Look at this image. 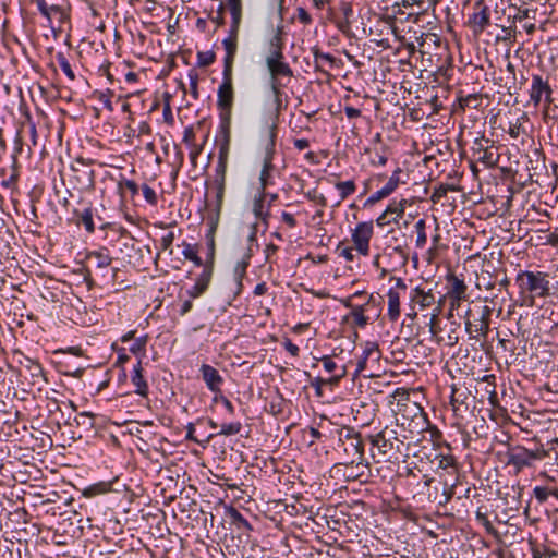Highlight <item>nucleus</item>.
<instances>
[{
  "label": "nucleus",
  "instance_id": "obj_13",
  "mask_svg": "<svg viewBox=\"0 0 558 558\" xmlns=\"http://www.w3.org/2000/svg\"><path fill=\"white\" fill-rule=\"evenodd\" d=\"M490 23L489 9L481 1L474 5L473 13L469 16L468 24L474 34H481Z\"/></svg>",
  "mask_w": 558,
  "mask_h": 558
},
{
  "label": "nucleus",
  "instance_id": "obj_58",
  "mask_svg": "<svg viewBox=\"0 0 558 558\" xmlns=\"http://www.w3.org/2000/svg\"><path fill=\"white\" fill-rule=\"evenodd\" d=\"M211 21L216 24L217 27H221L225 25V4L220 3L216 16L210 17Z\"/></svg>",
  "mask_w": 558,
  "mask_h": 558
},
{
  "label": "nucleus",
  "instance_id": "obj_1",
  "mask_svg": "<svg viewBox=\"0 0 558 558\" xmlns=\"http://www.w3.org/2000/svg\"><path fill=\"white\" fill-rule=\"evenodd\" d=\"M407 436L400 437L397 430L385 427L381 432L374 436H369L373 447L388 459H398L399 456H408L409 445L405 444Z\"/></svg>",
  "mask_w": 558,
  "mask_h": 558
},
{
  "label": "nucleus",
  "instance_id": "obj_3",
  "mask_svg": "<svg viewBox=\"0 0 558 558\" xmlns=\"http://www.w3.org/2000/svg\"><path fill=\"white\" fill-rule=\"evenodd\" d=\"M547 456L548 452L543 448L530 450L519 445H509L505 453L506 464L513 468L515 474H519L526 468H533L535 462L544 460Z\"/></svg>",
  "mask_w": 558,
  "mask_h": 558
},
{
  "label": "nucleus",
  "instance_id": "obj_8",
  "mask_svg": "<svg viewBox=\"0 0 558 558\" xmlns=\"http://www.w3.org/2000/svg\"><path fill=\"white\" fill-rule=\"evenodd\" d=\"M373 221L360 222L352 231V242L355 250L363 256L369 254V241L373 236Z\"/></svg>",
  "mask_w": 558,
  "mask_h": 558
},
{
  "label": "nucleus",
  "instance_id": "obj_61",
  "mask_svg": "<svg viewBox=\"0 0 558 558\" xmlns=\"http://www.w3.org/2000/svg\"><path fill=\"white\" fill-rule=\"evenodd\" d=\"M363 356H366L367 359L372 355H375L376 359L379 356V351L377 344L373 342H367L364 350H363Z\"/></svg>",
  "mask_w": 558,
  "mask_h": 558
},
{
  "label": "nucleus",
  "instance_id": "obj_46",
  "mask_svg": "<svg viewBox=\"0 0 558 558\" xmlns=\"http://www.w3.org/2000/svg\"><path fill=\"white\" fill-rule=\"evenodd\" d=\"M476 520L478 523H481L485 527V530L488 534L494 535V536L497 535V530L494 527V525L488 520V518L485 513L477 511Z\"/></svg>",
  "mask_w": 558,
  "mask_h": 558
},
{
  "label": "nucleus",
  "instance_id": "obj_62",
  "mask_svg": "<svg viewBox=\"0 0 558 558\" xmlns=\"http://www.w3.org/2000/svg\"><path fill=\"white\" fill-rule=\"evenodd\" d=\"M296 15H298L299 21L304 25H308L313 21L312 16L308 14V12L302 7H299L296 9Z\"/></svg>",
  "mask_w": 558,
  "mask_h": 558
},
{
  "label": "nucleus",
  "instance_id": "obj_37",
  "mask_svg": "<svg viewBox=\"0 0 558 558\" xmlns=\"http://www.w3.org/2000/svg\"><path fill=\"white\" fill-rule=\"evenodd\" d=\"M336 189L340 192L341 201L355 192V183L352 180L336 183Z\"/></svg>",
  "mask_w": 558,
  "mask_h": 558
},
{
  "label": "nucleus",
  "instance_id": "obj_34",
  "mask_svg": "<svg viewBox=\"0 0 558 558\" xmlns=\"http://www.w3.org/2000/svg\"><path fill=\"white\" fill-rule=\"evenodd\" d=\"M248 266V259H243L236 263L233 269V275L236 280L238 292L242 289V279L246 274V268Z\"/></svg>",
  "mask_w": 558,
  "mask_h": 558
},
{
  "label": "nucleus",
  "instance_id": "obj_32",
  "mask_svg": "<svg viewBox=\"0 0 558 558\" xmlns=\"http://www.w3.org/2000/svg\"><path fill=\"white\" fill-rule=\"evenodd\" d=\"M405 204H407V201L405 199H402L400 202H396L393 201L392 203H390L388 205V207L386 208V214H388L389 216L391 215H395V217L391 218V220L393 222H397L398 221V218L402 217L403 214H404V208H405Z\"/></svg>",
  "mask_w": 558,
  "mask_h": 558
},
{
  "label": "nucleus",
  "instance_id": "obj_42",
  "mask_svg": "<svg viewBox=\"0 0 558 558\" xmlns=\"http://www.w3.org/2000/svg\"><path fill=\"white\" fill-rule=\"evenodd\" d=\"M508 134L513 140H518L521 135L526 134L520 119H515V121L509 123Z\"/></svg>",
  "mask_w": 558,
  "mask_h": 558
},
{
  "label": "nucleus",
  "instance_id": "obj_6",
  "mask_svg": "<svg viewBox=\"0 0 558 558\" xmlns=\"http://www.w3.org/2000/svg\"><path fill=\"white\" fill-rule=\"evenodd\" d=\"M277 137V125L272 122L268 128V138L264 145V155H263V168L259 174V191L266 192V187L270 183V172L274 169L272 160L275 154V144Z\"/></svg>",
  "mask_w": 558,
  "mask_h": 558
},
{
  "label": "nucleus",
  "instance_id": "obj_59",
  "mask_svg": "<svg viewBox=\"0 0 558 558\" xmlns=\"http://www.w3.org/2000/svg\"><path fill=\"white\" fill-rule=\"evenodd\" d=\"M229 145H230V138H229V133L227 132L226 133L225 142L220 146V149H219L218 160L228 161Z\"/></svg>",
  "mask_w": 558,
  "mask_h": 558
},
{
  "label": "nucleus",
  "instance_id": "obj_53",
  "mask_svg": "<svg viewBox=\"0 0 558 558\" xmlns=\"http://www.w3.org/2000/svg\"><path fill=\"white\" fill-rule=\"evenodd\" d=\"M187 76L190 80L191 94L194 99H197L198 98V90H197L198 74L195 71H190Z\"/></svg>",
  "mask_w": 558,
  "mask_h": 558
},
{
  "label": "nucleus",
  "instance_id": "obj_60",
  "mask_svg": "<svg viewBox=\"0 0 558 558\" xmlns=\"http://www.w3.org/2000/svg\"><path fill=\"white\" fill-rule=\"evenodd\" d=\"M399 172H400V170H399V169H398V170H396V171L393 172V174L389 178L388 182L385 184V187H386L388 191H390V193H392V192L397 189V186H398V184H399V182H400V179H399Z\"/></svg>",
  "mask_w": 558,
  "mask_h": 558
},
{
  "label": "nucleus",
  "instance_id": "obj_21",
  "mask_svg": "<svg viewBox=\"0 0 558 558\" xmlns=\"http://www.w3.org/2000/svg\"><path fill=\"white\" fill-rule=\"evenodd\" d=\"M226 56L223 59V71L232 72L234 58L238 50V35H231L222 40Z\"/></svg>",
  "mask_w": 558,
  "mask_h": 558
},
{
  "label": "nucleus",
  "instance_id": "obj_28",
  "mask_svg": "<svg viewBox=\"0 0 558 558\" xmlns=\"http://www.w3.org/2000/svg\"><path fill=\"white\" fill-rule=\"evenodd\" d=\"M398 413L404 412L411 415L412 417L420 416L422 418H425V414L423 412L422 407L416 402L407 401L404 403L398 402L397 403Z\"/></svg>",
  "mask_w": 558,
  "mask_h": 558
},
{
  "label": "nucleus",
  "instance_id": "obj_63",
  "mask_svg": "<svg viewBox=\"0 0 558 558\" xmlns=\"http://www.w3.org/2000/svg\"><path fill=\"white\" fill-rule=\"evenodd\" d=\"M215 184H216L217 207L219 208L222 204L226 182H215Z\"/></svg>",
  "mask_w": 558,
  "mask_h": 558
},
{
  "label": "nucleus",
  "instance_id": "obj_39",
  "mask_svg": "<svg viewBox=\"0 0 558 558\" xmlns=\"http://www.w3.org/2000/svg\"><path fill=\"white\" fill-rule=\"evenodd\" d=\"M57 61L59 63L60 69L63 71V73L71 80H75V74L71 68V64L69 63L68 59L64 57L63 53L59 52L56 56Z\"/></svg>",
  "mask_w": 558,
  "mask_h": 558
},
{
  "label": "nucleus",
  "instance_id": "obj_47",
  "mask_svg": "<svg viewBox=\"0 0 558 558\" xmlns=\"http://www.w3.org/2000/svg\"><path fill=\"white\" fill-rule=\"evenodd\" d=\"M230 517L232 519V522L236 524L239 529H251V525L247 522V520L236 509H231Z\"/></svg>",
  "mask_w": 558,
  "mask_h": 558
},
{
  "label": "nucleus",
  "instance_id": "obj_7",
  "mask_svg": "<svg viewBox=\"0 0 558 558\" xmlns=\"http://www.w3.org/2000/svg\"><path fill=\"white\" fill-rule=\"evenodd\" d=\"M447 281V292L445 298L449 300V312L450 314L458 310L461 305V302L466 300L468 298V287L464 283L463 279L458 278L454 274L449 272L446 276Z\"/></svg>",
  "mask_w": 558,
  "mask_h": 558
},
{
  "label": "nucleus",
  "instance_id": "obj_36",
  "mask_svg": "<svg viewBox=\"0 0 558 558\" xmlns=\"http://www.w3.org/2000/svg\"><path fill=\"white\" fill-rule=\"evenodd\" d=\"M118 190L120 195L123 197L125 195V192L129 191L132 196L136 195L138 193V186L135 181L121 179L118 182Z\"/></svg>",
  "mask_w": 558,
  "mask_h": 558
},
{
  "label": "nucleus",
  "instance_id": "obj_33",
  "mask_svg": "<svg viewBox=\"0 0 558 558\" xmlns=\"http://www.w3.org/2000/svg\"><path fill=\"white\" fill-rule=\"evenodd\" d=\"M230 13L232 16V22L229 33H231V35H239L242 20V5L230 8Z\"/></svg>",
  "mask_w": 558,
  "mask_h": 558
},
{
  "label": "nucleus",
  "instance_id": "obj_54",
  "mask_svg": "<svg viewBox=\"0 0 558 558\" xmlns=\"http://www.w3.org/2000/svg\"><path fill=\"white\" fill-rule=\"evenodd\" d=\"M142 191H143V195H144L145 199L147 201V203H149L150 205L157 204L158 198H157V194L154 191V189L144 184L142 187Z\"/></svg>",
  "mask_w": 558,
  "mask_h": 558
},
{
  "label": "nucleus",
  "instance_id": "obj_40",
  "mask_svg": "<svg viewBox=\"0 0 558 558\" xmlns=\"http://www.w3.org/2000/svg\"><path fill=\"white\" fill-rule=\"evenodd\" d=\"M241 429H242V424L240 422H233V423L222 424L220 426V430L217 434L223 435V436H231V435L239 434L241 432Z\"/></svg>",
  "mask_w": 558,
  "mask_h": 558
},
{
  "label": "nucleus",
  "instance_id": "obj_41",
  "mask_svg": "<svg viewBox=\"0 0 558 558\" xmlns=\"http://www.w3.org/2000/svg\"><path fill=\"white\" fill-rule=\"evenodd\" d=\"M216 56L211 50L208 51H199L197 53V64L202 68L209 66L215 62Z\"/></svg>",
  "mask_w": 558,
  "mask_h": 558
},
{
  "label": "nucleus",
  "instance_id": "obj_25",
  "mask_svg": "<svg viewBox=\"0 0 558 558\" xmlns=\"http://www.w3.org/2000/svg\"><path fill=\"white\" fill-rule=\"evenodd\" d=\"M388 298V317L396 322L400 316V294L396 289H390L387 293Z\"/></svg>",
  "mask_w": 558,
  "mask_h": 558
},
{
  "label": "nucleus",
  "instance_id": "obj_49",
  "mask_svg": "<svg viewBox=\"0 0 558 558\" xmlns=\"http://www.w3.org/2000/svg\"><path fill=\"white\" fill-rule=\"evenodd\" d=\"M459 484V476L457 475L456 481L449 484L447 481L444 482L442 493L446 497V505L452 499L456 494L454 489Z\"/></svg>",
  "mask_w": 558,
  "mask_h": 558
},
{
  "label": "nucleus",
  "instance_id": "obj_51",
  "mask_svg": "<svg viewBox=\"0 0 558 558\" xmlns=\"http://www.w3.org/2000/svg\"><path fill=\"white\" fill-rule=\"evenodd\" d=\"M147 344V336L135 339L130 348V352L133 354L144 353Z\"/></svg>",
  "mask_w": 558,
  "mask_h": 558
},
{
  "label": "nucleus",
  "instance_id": "obj_55",
  "mask_svg": "<svg viewBox=\"0 0 558 558\" xmlns=\"http://www.w3.org/2000/svg\"><path fill=\"white\" fill-rule=\"evenodd\" d=\"M336 253L345 258L348 262L353 260L354 255L351 247L344 246L342 242H340L336 248Z\"/></svg>",
  "mask_w": 558,
  "mask_h": 558
},
{
  "label": "nucleus",
  "instance_id": "obj_4",
  "mask_svg": "<svg viewBox=\"0 0 558 558\" xmlns=\"http://www.w3.org/2000/svg\"><path fill=\"white\" fill-rule=\"evenodd\" d=\"M69 186L80 193L92 191L95 186V172L89 165L76 160L70 168Z\"/></svg>",
  "mask_w": 558,
  "mask_h": 558
},
{
  "label": "nucleus",
  "instance_id": "obj_22",
  "mask_svg": "<svg viewBox=\"0 0 558 558\" xmlns=\"http://www.w3.org/2000/svg\"><path fill=\"white\" fill-rule=\"evenodd\" d=\"M86 259L98 269H106L112 263L110 252L105 246L95 251L87 252Z\"/></svg>",
  "mask_w": 558,
  "mask_h": 558
},
{
  "label": "nucleus",
  "instance_id": "obj_5",
  "mask_svg": "<svg viewBox=\"0 0 558 558\" xmlns=\"http://www.w3.org/2000/svg\"><path fill=\"white\" fill-rule=\"evenodd\" d=\"M340 441L343 450L350 461L348 463L355 464V469H367L368 464L364 463V444L361 435L353 428H345V434H340Z\"/></svg>",
  "mask_w": 558,
  "mask_h": 558
},
{
  "label": "nucleus",
  "instance_id": "obj_12",
  "mask_svg": "<svg viewBox=\"0 0 558 558\" xmlns=\"http://www.w3.org/2000/svg\"><path fill=\"white\" fill-rule=\"evenodd\" d=\"M490 313L492 311L488 306H482L480 318L474 322L470 319L465 320V330L472 338H485L487 336L489 330Z\"/></svg>",
  "mask_w": 558,
  "mask_h": 558
},
{
  "label": "nucleus",
  "instance_id": "obj_17",
  "mask_svg": "<svg viewBox=\"0 0 558 558\" xmlns=\"http://www.w3.org/2000/svg\"><path fill=\"white\" fill-rule=\"evenodd\" d=\"M199 372H201L204 383L206 384V387L211 392L217 393V392L221 391V385L223 384V378L221 377V375L219 374V372L216 368H214L211 365L203 364L201 366Z\"/></svg>",
  "mask_w": 558,
  "mask_h": 558
},
{
  "label": "nucleus",
  "instance_id": "obj_31",
  "mask_svg": "<svg viewBox=\"0 0 558 558\" xmlns=\"http://www.w3.org/2000/svg\"><path fill=\"white\" fill-rule=\"evenodd\" d=\"M400 5L403 8L417 9V13L427 11L434 5V0H402Z\"/></svg>",
  "mask_w": 558,
  "mask_h": 558
},
{
  "label": "nucleus",
  "instance_id": "obj_48",
  "mask_svg": "<svg viewBox=\"0 0 558 558\" xmlns=\"http://www.w3.org/2000/svg\"><path fill=\"white\" fill-rule=\"evenodd\" d=\"M449 191H456V187L449 184L439 185L432 195L433 202H438L440 198L445 197Z\"/></svg>",
  "mask_w": 558,
  "mask_h": 558
},
{
  "label": "nucleus",
  "instance_id": "obj_18",
  "mask_svg": "<svg viewBox=\"0 0 558 558\" xmlns=\"http://www.w3.org/2000/svg\"><path fill=\"white\" fill-rule=\"evenodd\" d=\"M410 301L413 310L418 306L420 310H426L435 307V296L432 291H425L424 289L416 287L411 291Z\"/></svg>",
  "mask_w": 558,
  "mask_h": 558
},
{
  "label": "nucleus",
  "instance_id": "obj_10",
  "mask_svg": "<svg viewBox=\"0 0 558 558\" xmlns=\"http://www.w3.org/2000/svg\"><path fill=\"white\" fill-rule=\"evenodd\" d=\"M353 16V7L350 1L341 0L338 3L337 11L332 13V22L336 27L345 36L352 35L351 17Z\"/></svg>",
  "mask_w": 558,
  "mask_h": 558
},
{
  "label": "nucleus",
  "instance_id": "obj_44",
  "mask_svg": "<svg viewBox=\"0 0 558 558\" xmlns=\"http://www.w3.org/2000/svg\"><path fill=\"white\" fill-rule=\"evenodd\" d=\"M109 489H110L109 483H99V484H95V485H92L88 488H86L84 492V495L89 496V497L96 496L99 494H104V493L108 492Z\"/></svg>",
  "mask_w": 558,
  "mask_h": 558
},
{
  "label": "nucleus",
  "instance_id": "obj_52",
  "mask_svg": "<svg viewBox=\"0 0 558 558\" xmlns=\"http://www.w3.org/2000/svg\"><path fill=\"white\" fill-rule=\"evenodd\" d=\"M183 256L193 262L195 266L199 267L203 265L202 258L197 255V253L191 247V245H186L185 250L183 251Z\"/></svg>",
  "mask_w": 558,
  "mask_h": 558
},
{
  "label": "nucleus",
  "instance_id": "obj_30",
  "mask_svg": "<svg viewBox=\"0 0 558 558\" xmlns=\"http://www.w3.org/2000/svg\"><path fill=\"white\" fill-rule=\"evenodd\" d=\"M49 22L56 19L60 24L68 20L65 10L59 4H49L48 16H45Z\"/></svg>",
  "mask_w": 558,
  "mask_h": 558
},
{
  "label": "nucleus",
  "instance_id": "obj_20",
  "mask_svg": "<svg viewBox=\"0 0 558 558\" xmlns=\"http://www.w3.org/2000/svg\"><path fill=\"white\" fill-rule=\"evenodd\" d=\"M376 303V298L374 295H369L366 303L363 305H356L352 308L349 315L345 316V319L352 318L353 324L356 327L364 328L368 324V317L365 315L367 307L372 304Z\"/></svg>",
  "mask_w": 558,
  "mask_h": 558
},
{
  "label": "nucleus",
  "instance_id": "obj_56",
  "mask_svg": "<svg viewBox=\"0 0 558 558\" xmlns=\"http://www.w3.org/2000/svg\"><path fill=\"white\" fill-rule=\"evenodd\" d=\"M227 162L228 161L218 160V163L216 167L215 182H226Z\"/></svg>",
  "mask_w": 558,
  "mask_h": 558
},
{
  "label": "nucleus",
  "instance_id": "obj_29",
  "mask_svg": "<svg viewBox=\"0 0 558 558\" xmlns=\"http://www.w3.org/2000/svg\"><path fill=\"white\" fill-rule=\"evenodd\" d=\"M266 192H258L257 195L254 197L253 202V213L256 218L266 220V218L269 216L268 211H264V201L266 197Z\"/></svg>",
  "mask_w": 558,
  "mask_h": 558
},
{
  "label": "nucleus",
  "instance_id": "obj_2",
  "mask_svg": "<svg viewBox=\"0 0 558 558\" xmlns=\"http://www.w3.org/2000/svg\"><path fill=\"white\" fill-rule=\"evenodd\" d=\"M517 282L521 292L529 294L530 305H534L535 298H546L549 295L550 283L546 272L520 271L517 276Z\"/></svg>",
  "mask_w": 558,
  "mask_h": 558
},
{
  "label": "nucleus",
  "instance_id": "obj_24",
  "mask_svg": "<svg viewBox=\"0 0 558 558\" xmlns=\"http://www.w3.org/2000/svg\"><path fill=\"white\" fill-rule=\"evenodd\" d=\"M131 381L136 388L135 393L140 395L141 397L148 396V385L143 376V367L141 361H138L137 364L134 366Z\"/></svg>",
  "mask_w": 558,
  "mask_h": 558
},
{
  "label": "nucleus",
  "instance_id": "obj_14",
  "mask_svg": "<svg viewBox=\"0 0 558 558\" xmlns=\"http://www.w3.org/2000/svg\"><path fill=\"white\" fill-rule=\"evenodd\" d=\"M222 75V83L217 93V102L221 109L230 112L233 105L232 72L223 71Z\"/></svg>",
  "mask_w": 558,
  "mask_h": 558
},
{
  "label": "nucleus",
  "instance_id": "obj_11",
  "mask_svg": "<svg viewBox=\"0 0 558 558\" xmlns=\"http://www.w3.org/2000/svg\"><path fill=\"white\" fill-rule=\"evenodd\" d=\"M266 64L272 78L271 89L275 96L278 98L280 96V88L277 84V77H291L293 76V71L290 65L283 61V59L266 58Z\"/></svg>",
  "mask_w": 558,
  "mask_h": 558
},
{
  "label": "nucleus",
  "instance_id": "obj_23",
  "mask_svg": "<svg viewBox=\"0 0 558 558\" xmlns=\"http://www.w3.org/2000/svg\"><path fill=\"white\" fill-rule=\"evenodd\" d=\"M283 43H282V27L278 26L274 36L269 39L268 43V54L266 58H276V59H284L283 52Z\"/></svg>",
  "mask_w": 558,
  "mask_h": 558
},
{
  "label": "nucleus",
  "instance_id": "obj_9",
  "mask_svg": "<svg viewBox=\"0 0 558 558\" xmlns=\"http://www.w3.org/2000/svg\"><path fill=\"white\" fill-rule=\"evenodd\" d=\"M473 150L478 155L477 160L487 168L497 166L499 161V154L492 144L490 140L484 136L474 141Z\"/></svg>",
  "mask_w": 558,
  "mask_h": 558
},
{
  "label": "nucleus",
  "instance_id": "obj_64",
  "mask_svg": "<svg viewBox=\"0 0 558 558\" xmlns=\"http://www.w3.org/2000/svg\"><path fill=\"white\" fill-rule=\"evenodd\" d=\"M488 277H490V276L488 275ZM495 284H496V282L492 281L490 278H486L485 275H482L481 277H478V282H477L478 288L484 287L486 290H492L495 288Z\"/></svg>",
  "mask_w": 558,
  "mask_h": 558
},
{
  "label": "nucleus",
  "instance_id": "obj_26",
  "mask_svg": "<svg viewBox=\"0 0 558 558\" xmlns=\"http://www.w3.org/2000/svg\"><path fill=\"white\" fill-rule=\"evenodd\" d=\"M437 466L446 471L449 475L458 474V463L453 456L451 454H439L437 456Z\"/></svg>",
  "mask_w": 558,
  "mask_h": 558
},
{
  "label": "nucleus",
  "instance_id": "obj_38",
  "mask_svg": "<svg viewBox=\"0 0 558 558\" xmlns=\"http://www.w3.org/2000/svg\"><path fill=\"white\" fill-rule=\"evenodd\" d=\"M461 108H477L481 104V96L478 94H469L459 98Z\"/></svg>",
  "mask_w": 558,
  "mask_h": 558
},
{
  "label": "nucleus",
  "instance_id": "obj_45",
  "mask_svg": "<svg viewBox=\"0 0 558 558\" xmlns=\"http://www.w3.org/2000/svg\"><path fill=\"white\" fill-rule=\"evenodd\" d=\"M465 393L463 391H460L456 387H452V392L450 397V403L453 408V411H458L459 405L464 403Z\"/></svg>",
  "mask_w": 558,
  "mask_h": 558
},
{
  "label": "nucleus",
  "instance_id": "obj_35",
  "mask_svg": "<svg viewBox=\"0 0 558 558\" xmlns=\"http://www.w3.org/2000/svg\"><path fill=\"white\" fill-rule=\"evenodd\" d=\"M439 315H440V305H436L435 307H433L430 317H429V322L427 323L429 332L434 337H437V333L440 330L439 318H438Z\"/></svg>",
  "mask_w": 558,
  "mask_h": 558
},
{
  "label": "nucleus",
  "instance_id": "obj_57",
  "mask_svg": "<svg viewBox=\"0 0 558 558\" xmlns=\"http://www.w3.org/2000/svg\"><path fill=\"white\" fill-rule=\"evenodd\" d=\"M174 241V233L169 232L166 235H163L160 240L161 248L163 251H168L170 254L172 253V243Z\"/></svg>",
  "mask_w": 558,
  "mask_h": 558
},
{
  "label": "nucleus",
  "instance_id": "obj_43",
  "mask_svg": "<svg viewBox=\"0 0 558 558\" xmlns=\"http://www.w3.org/2000/svg\"><path fill=\"white\" fill-rule=\"evenodd\" d=\"M313 54H314V63H315V70L316 71H322V68H320V64H319L320 60H325V61H327V62H329L331 64H333L335 60H336L335 57H332L331 54L322 52L318 49H314Z\"/></svg>",
  "mask_w": 558,
  "mask_h": 558
},
{
  "label": "nucleus",
  "instance_id": "obj_27",
  "mask_svg": "<svg viewBox=\"0 0 558 558\" xmlns=\"http://www.w3.org/2000/svg\"><path fill=\"white\" fill-rule=\"evenodd\" d=\"M74 216L76 217V223L83 225L88 233H93L95 231L93 209L90 207L85 208L83 211L74 210Z\"/></svg>",
  "mask_w": 558,
  "mask_h": 558
},
{
  "label": "nucleus",
  "instance_id": "obj_15",
  "mask_svg": "<svg viewBox=\"0 0 558 558\" xmlns=\"http://www.w3.org/2000/svg\"><path fill=\"white\" fill-rule=\"evenodd\" d=\"M551 88L547 81L543 80L539 75H534L532 77V85L530 92V99L535 105L538 106L542 101L543 97L547 104L551 102Z\"/></svg>",
  "mask_w": 558,
  "mask_h": 558
},
{
  "label": "nucleus",
  "instance_id": "obj_19",
  "mask_svg": "<svg viewBox=\"0 0 558 558\" xmlns=\"http://www.w3.org/2000/svg\"><path fill=\"white\" fill-rule=\"evenodd\" d=\"M213 277V267L210 265H205L202 274L197 278L195 284L187 291V294L191 299H196L201 296L208 288L210 280Z\"/></svg>",
  "mask_w": 558,
  "mask_h": 558
},
{
  "label": "nucleus",
  "instance_id": "obj_50",
  "mask_svg": "<svg viewBox=\"0 0 558 558\" xmlns=\"http://www.w3.org/2000/svg\"><path fill=\"white\" fill-rule=\"evenodd\" d=\"M75 421L77 425H83L86 428H93L94 426V415L88 412H82L76 417Z\"/></svg>",
  "mask_w": 558,
  "mask_h": 558
},
{
  "label": "nucleus",
  "instance_id": "obj_16",
  "mask_svg": "<svg viewBox=\"0 0 558 558\" xmlns=\"http://www.w3.org/2000/svg\"><path fill=\"white\" fill-rule=\"evenodd\" d=\"M539 476L544 477L546 483L543 486H536L533 489L535 499L541 504L546 502L549 497H554L558 500V485H554V478L547 473H541Z\"/></svg>",
  "mask_w": 558,
  "mask_h": 558
}]
</instances>
